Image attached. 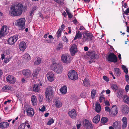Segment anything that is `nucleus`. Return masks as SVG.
I'll return each instance as SVG.
<instances>
[{"label":"nucleus","instance_id":"1","mask_svg":"<svg viewBox=\"0 0 129 129\" xmlns=\"http://www.w3.org/2000/svg\"><path fill=\"white\" fill-rule=\"evenodd\" d=\"M23 5L20 3L17 5L13 6L10 7V11L9 13L12 16H18L21 15L22 12L23 8Z\"/></svg>","mask_w":129,"mask_h":129},{"label":"nucleus","instance_id":"2","mask_svg":"<svg viewBox=\"0 0 129 129\" xmlns=\"http://www.w3.org/2000/svg\"><path fill=\"white\" fill-rule=\"evenodd\" d=\"M54 91L52 87H48L46 89L45 95L47 101L49 102L53 99L54 95Z\"/></svg>","mask_w":129,"mask_h":129},{"label":"nucleus","instance_id":"3","mask_svg":"<svg viewBox=\"0 0 129 129\" xmlns=\"http://www.w3.org/2000/svg\"><path fill=\"white\" fill-rule=\"evenodd\" d=\"M51 69L57 74L61 73L62 71L63 67L61 64L54 63L51 65Z\"/></svg>","mask_w":129,"mask_h":129},{"label":"nucleus","instance_id":"4","mask_svg":"<svg viewBox=\"0 0 129 129\" xmlns=\"http://www.w3.org/2000/svg\"><path fill=\"white\" fill-rule=\"evenodd\" d=\"M25 19L24 18H21L17 20L15 22V24L20 29L23 30L25 27Z\"/></svg>","mask_w":129,"mask_h":129},{"label":"nucleus","instance_id":"5","mask_svg":"<svg viewBox=\"0 0 129 129\" xmlns=\"http://www.w3.org/2000/svg\"><path fill=\"white\" fill-rule=\"evenodd\" d=\"M61 60L64 63H68L71 62L72 59L69 55L66 53L62 54L61 57Z\"/></svg>","mask_w":129,"mask_h":129},{"label":"nucleus","instance_id":"6","mask_svg":"<svg viewBox=\"0 0 129 129\" xmlns=\"http://www.w3.org/2000/svg\"><path fill=\"white\" fill-rule=\"evenodd\" d=\"M69 78L71 80H75L78 79V75L76 71L71 70L69 72L68 74Z\"/></svg>","mask_w":129,"mask_h":129},{"label":"nucleus","instance_id":"7","mask_svg":"<svg viewBox=\"0 0 129 129\" xmlns=\"http://www.w3.org/2000/svg\"><path fill=\"white\" fill-rule=\"evenodd\" d=\"M107 59L109 61L114 63L117 61V59L116 56L113 53H110L108 55Z\"/></svg>","mask_w":129,"mask_h":129},{"label":"nucleus","instance_id":"8","mask_svg":"<svg viewBox=\"0 0 129 129\" xmlns=\"http://www.w3.org/2000/svg\"><path fill=\"white\" fill-rule=\"evenodd\" d=\"M7 26L6 25H3L1 28L0 31V38L4 37L5 35H6Z\"/></svg>","mask_w":129,"mask_h":129},{"label":"nucleus","instance_id":"9","mask_svg":"<svg viewBox=\"0 0 129 129\" xmlns=\"http://www.w3.org/2000/svg\"><path fill=\"white\" fill-rule=\"evenodd\" d=\"M6 80L8 83L11 84H14L16 81L15 78L12 75H9L6 78Z\"/></svg>","mask_w":129,"mask_h":129},{"label":"nucleus","instance_id":"10","mask_svg":"<svg viewBox=\"0 0 129 129\" xmlns=\"http://www.w3.org/2000/svg\"><path fill=\"white\" fill-rule=\"evenodd\" d=\"M18 36H15L13 37L10 38L8 40V42L9 44L12 45L17 41L18 39Z\"/></svg>","mask_w":129,"mask_h":129},{"label":"nucleus","instance_id":"11","mask_svg":"<svg viewBox=\"0 0 129 129\" xmlns=\"http://www.w3.org/2000/svg\"><path fill=\"white\" fill-rule=\"evenodd\" d=\"M22 73L26 78H29L31 76V72L28 69H26L22 71Z\"/></svg>","mask_w":129,"mask_h":129},{"label":"nucleus","instance_id":"12","mask_svg":"<svg viewBox=\"0 0 129 129\" xmlns=\"http://www.w3.org/2000/svg\"><path fill=\"white\" fill-rule=\"evenodd\" d=\"M70 51L72 56H73L77 52V47L75 44H73L70 49Z\"/></svg>","mask_w":129,"mask_h":129},{"label":"nucleus","instance_id":"13","mask_svg":"<svg viewBox=\"0 0 129 129\" xmlns=\"http://www.w3.org/2000/svg\"><path fill=\"white\" fill-rule=\"evenodd\" d=\"M26 112L27 115L30 117L33 116L34 114V112L33 109L31 107H29L27 108L26 109Z\"/></svg>","mask_w":129,"mask_h":129},{"label":"nucleus","instance_id":"14","mask_svg":"<svg viewBox=\"0 0 129 129\" xmlns=\"http://www.w3.org/2000/svg\"><path fill=\"white\" fill-rule=\"evenodd\" d=\"M118 112V110L117 107L116 105H113L112 106L111 115L112 116H115Z\"/></svg>","mask_w":129,"mask_h":129},{"label":"nucleus","instance_id":"15","mask_svg":"<svg viewBox=\"0 0 129 129\" xmlns=\"http://www.w3.org/2000/svg\"><path fill=\"white\" fill-rule=\"evenodd\" d=\"M54 105L56 108H59L62 106V102L60 100L58 99H55L54 100Z\"/></svg>","mask_w":129,"mask_h":129},{"label":"nucleus","instance_id":"16","mask_svg":"<svg viewBox=\"0 0 129 129\" xmlns=\"http://www.w3.org/2000/svg\"><path fill=\"white\" fill-rule=\"evenodd\" d=\"M47 77L50 82H52L54 80V75L52 73L49 72L47 74Z\"/></svg>","mask_w":129,"mask_h":129},{"label":"nucleus","instance_id":"17","mask_svg":"<svg viewBox=\"0 0 129 129\" xmlns=\"http://www.w3.org/2000/svg\"><path fill=\"white\" fill-rule=\"evenodd\" d=\"M19 48L21 51H24L26 47V43L24 42H21L19 45Z\"/></svg>","mask_w":129,"mask_h":129},{"label":"nucleus","instance_id":"18","mask_svg":"<svg viewBox=\"0 0 129 129\" xmlns=\"http://www.w3.org/2000/svg\"><path fill=\"white\" fill-rule=\"evenodd\" d=\"M69 114L70 117L72 118H75L77 116L76 112L74 109L71 110L70 111H69Z\"/></svg>","mask_w":129,"mask_h":129},{"label":"nucleus","instance_id":"19","mask_svg":"<svg viewBox=\"0 0 129 129\" xmlns=\"http://www.w3.org/2000/svg\"><path fill=\"white\" fill-rule=\"evenodd\" d=\"M122 121L123 123L122 125V128L124 129L126 128L127 126V118L125 117H124L122 119Z\"/></svg>","mask_w":129,"mask_h":129},{"label":"nucleus","instance_id":"20","mask_svg":"<svg viewBox=\"0 0 129 129\" xmlns=\"http://www.w3.org/2000/svg\"><path fill=\"white\" fill-rule=\"evenodd\" d=\"M122 111L124 114H127L129 112V109L128 107L126 105L122 106Z\"/></svg>","mask_w":129,"mask_h":129},{"label":"nucleus","instance_id":"21","mask_svg":"<svg viewBox=\"0 0 129 129\" xmlns=\"http://www.w3.org/2000/svg\"><path fill=\"white\" fill-rule=\"evenodd\" d=\"M9 126V124L7 122H2L0 123V128L2 129L5 128Z\"/></svg>","mask_w":129,"mask_h":129},{"label":"nucleus","instance_id":"22","mask_svg":"<svg viewBox=\"0 0 129 129\" xmlns=\"http://www.w3.org/2000/svg\"><path fill=\"white\" fill-rule=\"evenodd\" d=\"M121 125L120 122L116 121L113 123L112 125L115 129H117L120 127Z\"/></svg>","mask_w":129,"mask_h":129},{"label":"nucleus","instance_id":"23","mask_svg":"<svg viewBox=\"0 0 129 129\" xmlns=\"http://www.w3.org/2000/svg\"><path fill=\"white\" fill-rule=\"evenodd\" d=\"M85 125L87 127V129H92L93 128V126L91 123L88 120L85 119Z\"/></svg>","mask_w":129,"mask_h":129},{"label":"nucleus","instance_id":"24","mask_svg":"<svg viewBox=\"0 0 129 129\" xmlns=\"http://www.w3.org/2000/svg\"><path fill=\"white\" fill-rule=\"evenodd\" d=\"M31 101L33 106H35L37 104V99L35 95H32L31 96Z\"/></svg>","mask_w":129,"mask_h":129},{"label":"nucleus","instance_id":"25","mask_svg":"<svg viewBox=\"0 0 129 129\" xmlns=\"http://www.w3.org/2000/svg\"><path fill=\"white\" fill-rule=\"evenodd\" d=\"M40 68L38 67L35 69L33 72L32 75L33 77H35L38 75L39 72L40 71Z\"/></svg>","mask_w":129,"mask_h":129},{"label":"nucleus","instance_id":"26","mask_svg":"<svg viewBox=\"0 0 129 129\" xmlns=\"http://www.w3.org/2000/svg\"><path fill=\"white\" fill-rule=\"evenodd\" d=\"M40 89V85L39 84H34L33 87V90L35 92H37L39 91Z\"/></svg>","mask_w":129,"mask_h":129},{"label":"nucleus","instance_id":"27","mask_svg":"<svg viewBox=\"0 0 129 129\" xmlns=\"http://www.w3.org/2000/svg\"><path fill=\"white\" fill-rule=\"evenodd\" d=\"M100 120V116L99 115H97L93 118V121L94 123H96L99 122Z\"/></svg>","mask_w":129,"mask_h":129},{"label":"nucleus","instance_id":"28","mask_svg":"<svg viewBox=\"0 0 129 129\" xmlns=\"http://www.w3.org/2000/svg\"><path fill=\"white\" fill-rule=\"evenodd\" d=\"M83 84L84 86H88L90 84V82L88 79L85 78L83 80Z\"/></svg>","mask_w":129,"mask_h":129},{"label":"nucleus","instance_id":"29","mask_svg":"<svg viewBox=\"0 0 129 129\" xmlns=\"http://www.w3.org/2000/svg\"><path fill=\"white\" fill-rule=\"evenodd\" d=\"M86 35H87L86 36L88 41H91L92 39V38L94 37L93 35L91 33H89L87 32L85 33Z\"/></svg>","mask_w":129,"mask_h":129},{"label":"nucleus","instance_id":"30","mask_svg":"<svg viewBox=\"0 0 129 129\" xmlns=\"http://www.w3.org/2000/svg\"><path fill=\"white\" fill-rule=\"evenodd\" d=\"M22 57L25 60L27 61L30 60L31 59V58L30 55L27 53H25L22 56Z\"/></svg>","mask_w":129,"mask_h":129},{"label":"nucleus","instance_id":"31","mask_svg":"<svg viewBox=\"0 0 129 129\" xmlns=\"http://www.w3.org/2000/svg\"><path fill=\"white\" fill-rule=\"evenodd\" d=\"M95 105V111L98 113L100 112L101 109L100 104L97 103H96Z\"/></svg>","mask_w":129,"mask_h":129},{"label":"nucleus","instance_id":"32","mask_svg":"<svg viewBox=\"0 0 129 129\" xmlns=\"http://www.w3.org/2000/svg\"><path fill=\"white\" fill-rule=\"evenodd\" d=\"M82 37V34L81 33L80 31H78L76 33V36L74 38V40H76L77 39L80 38Z\"/></svg>","mask_w":129,"mask_h":129},{"label":"nucleus","instance_id":"33","mask_svg":"<svg viewBox=\"0 0 129 129\" xmlns=\"http://www.w3.org/2000/svg\"><path fill=\"white\" fill-rule=\"evenodd\" d=\"M60 91L63 94H65L67 92V89L66 86L64 85L60 89Z\"/></svg>","mask_w":129,"mask_h":129},{"label":"nucleus","instance_id":"34","mask_svg":"<svg viewBox=\"0 0 129 129\" xmlns=\"http://www.w3.org/2000/svg\"><path fill=\"white\" fill-rule=\"evenodd\" d=\"M87 35H86L85 33L83 35V37L81 39L82 42L83 43L85 42H87L88 41L87 39V38L86 36H87Z\"/></svg>","mask_w":129,"mask_h":129},{"label":"nucleus","instance_id":"35","mask_svg":"<svg viewBox=\"0 0 129 129\" xmlns=\"http://www.w3.org/2000/svg\"><path fill=\"white\" fill-rule=\"evenodd\" d=\"M98 57L99 56L97 54H95L94 53H91L89 56V57L93 59H94L96 57Z\"/></svg>","mask_w":129,"mask_h":129},{"label":"nucleus","instance_id":"36","mask_svg":"<svg viewBox=\"0 0 129 129\" xmlns=\"http://www.w3.org/2000/svg\"><path fill=\"white\" fill-rule=\"evenodd\" d=\"M123 99V100L125 103L128 104H129V98L128 96L124 95Z\"/></svg>","mask_w":129,"mask_h":129},{"label":"nucleus","instance_id":"37","mask_svg":"<svg viewBox=\"0 0 129 129\" xmlns=\"http://www.w3.org/2000/svg\"><path fill=\"white\" fill-rule=\"evenodd\" d=\"M96 90H95L93 89L91 92V97L92 99H93L95 98V96L96 95Z\"/></svg>","mask_w":129,"mask_h":129},{"label":"nucleus","instance_id":"38","mask_svg":"<svg viewBox=\"0 0 129 129\" xmlns=\"http://www.w3.org/2000/svg\"><path fill=\"white\" fill-rule=\"evenodd\" d=\"M60 29L61 28H59V29L56 32V37L58 38H59L61 36V32L62 31H61L60 30Z\"/></svg>","mask_w":129,"mask_h":129},{"label":"nucleus","instance_id":"39","mask_svg":"<svg viewBox=\"0 0 129 129\" xmlns=\"http://www.w3.org/2000/svg\"><path fill=\"white\" fill-rule=\"evenodd\" d=\"M111 88L114 90L116 91L118 89V88L117 85L116 84H113L112 85Z\"/></svg>","mask_w":129,"mask_h":129},{"label":"nucleus","instance_id":"40","mask_svg":"<svg viewBox=\"0 0 129 129\" xmlns=\"http://www.w3.org/2000/svg\"><path fill=\"white\" fill-rule=\"evenodd\" d=\"M63 47V45L61 43H59L56 49L57 50H59L62 49Z\"/></svg>","mask_w":129,"mask_h":129},{"label":"nucleus","instance_id":"41","mask_svg":"<svg viewBox=\"0 0 129 129\" xmlns=\"http://www.w3.org/2000/svg\"><path fill=\"white\" fill-rule=\"evenodd\" d=\"M41 62V58H37V60L35 62L34 64L36 65H38L40 64Z\"/></svg>","mask_w":129,"mask_h":129},{"label":"nucleus","instance_id":"42","mask_svg":"<svg viewBox=\"0 0 129 129\" xmlns=\"http://www.w3.org/2000/svg\"><path fill=\"white\" fill-rule=\"evenodd\" d=\"M108 120V119L105 117H102L101 120V122L102 123H105Z\"/></svg>","mask_w":129,"mask_h":129},{"label":"nucleus","instance_id":"43","mask_svg":"<svg viewBox=\"0 0 129 129\" xmlns=\"http://www.w3.org/2000/svg\"><path fill=\"white\" fill-rule=\"evenodd\" d=\"M114 71L117 75H119L121 73L120 70L118 68H115L114 69Z\"/></svg>","mask_w":129,"mask_h":129},{"label":"nucleus","instance_id":"44","mask_svg":"<svg viewBox=\"0 0 129 129\" xmlns=\"http://www.w3.org/2000/svg\"><path fill=\"white\" fill-rule=\"evenodd\" d=\"M122 69L123 71L126 74H127L128 73V70L127 69L124 65H122Z\"/></svg>","mask_w":129,"mask_h":129},{"label":"nucleus","instance_id":"45","mask_svg":"<svg viewBox=\"0 0 129 129\" xmlns=\"http://www.w3.org/2000/svg\"><path fill=\"white\" fill-rule=\"evenodd\" d=\"M66 11L67 14L68 15L69 18L71 19L73 17V15L72 14L69 12V11L68 10L67 8L66 9Z\"/></svg>","mask_w":129,"mask_h":129},{"label":"nucleus","instance_id":"46","mask_svg":"<svg viewBox=\"0 0 129 129\" xmlns=\"http://www.w3.org/2000/svg\"><path fill=\"white\" fill-rule=\"evenodd\" d=\"M21 124H23V125H24L25 126H26L28 127V128L30 129V126L28 123V121L27 120L25 121L24 123Z\"/></svg>","mask_w":129,"mask_h":129},{"label":"nucleus","instance_id":"47","mask_svg":"<svg viewBox=\"0 0 129 129\" xmlns=\"http://www.w3.org/2000/svg\"><path fill=\"white\" fill-rule=\"evenodd\" d=\"M54 1L59 4H64V0H54Z\"/></svg>","mask_w":129,"mask_h":129},{"label":"nucleus","instance_id":"48","mask_svg":"<svg viewBox=\"0 0 129 129\" xmlns=\"http://www.w3.org/2000/svg\"><path fill=\"white\" fill-rule=\"evenodd\" d=\"M18 129H29L28 127L25 126L23 124H21L18 127Z\"/></svg>","mask_w":129,"mask_h":129},{"label":"nucleus","instance_id":"49","mask_svg":"<svg viewBox=\"0 0 129 129\" xmlns=\"http://www.w3.org/2000/svg\"><path fill=\"white\" fill-rule=\"evenodd\" d=\"M11 89V87L9 85H6L4 86V87L3 88V89L4 90H9Z\"/></svg>","mask_w":129,"mask_h":129},{"label":"nucleus","instance_id":"50","mask_svg":"<svg viewBox=\"0 0 129 129\" xmlns=\"http://www.w3.org/2000/svg\"><path fill=\"white\" fill-rule=\"evenodd\" d=\"M54 122V120L52 118H51L48 121V122L47 123V125H50L53 123Z\"/></svg>","mask_w":129,"mask_h":129},{"label":"nucleus","instance_id":"51","mask_svg":"<svg viewBox=\"0 0 129 129\" xmlns=\"http://www.w3.org/2000/svg\"><path fill=\"white\" fill-rule=\"evenodd\" d=\"M62 40L64 42H66V43L68 42V40L66 36H64L62 37Z\"/></svg>","mask_w":129,"mask_h":129},{"label":"nucleus","instance_id":"52","mask_svg":"<svg viewBox=\"0 0 129 129\" xmlns=\"http://www.w3.org/2000/svg\"><path fill=\"white\" fill-rule=\"evenodd\" d=\"M105 109L106 111L110 113L111 111V110L109 107L106 106L105 107Z\"/></svg>","mask_w":129,"mask_h":129},{"label":"nucleus","instance_id":"53","mask_svg":"<svg viewBox=\"0 0 129 129\" xmlns=\"http://www.w3.org/2000/svg\"><path fill=\"white\" fill-rule=\"evenodd\" d=\"M118 95H117V96L118 97H120V95H121L123 94V93L122 92V90H119V91L117 92Z\"/></svg>","mask_w":129,"mask_h":129},{"label":"nucleus","instance_id":"54","mask_svg":"<svg viewBox=\"0 0 129 129\" xmlns=\"http://www.w3.org/2000/svg\"><path fill=\"white\" fill-rule=\"evenodd\" d=\"M45 107L44 106H43L41 109L39 108V110L41 112H43L45 110Z\"/></svg>","mask_w":129,"mask_h":129},{"label":"nucleus","instance_id":"55","mask_svg":"<svg viewBox=\"0 0 129 129\" xmlns=\"http://www.w3.org/2000/svg\"><path fill=\"white\" fill-rule=\"evenodd\" d=\"M103 78L104 80L107 82H108L109 81V79L106 76H104L103 77Z\"/></svg>","mask_w":129,"mask_h":129},{"label":"nucleus","instance_id":"56","mask_svg":"<svg viewBox=\"0 0 129 129\" xmlns=\"http://www.w3.org/2000/svg\"><path fill=\"white\" fill-rule=\"evenodd\" d=\"M125 79L126 82H129V76L128 74H126L125 75Z\"/></svg>","mask_w":129,"mask_h":129},{"label":"nucleus","instance_id":"57","mask_svg":"<svg viewBox=\"0 0 129 129\" xmlns=\"http://www.w3.org/2000/svg\"><path fill=\"white\" fill-rule=\"evenodd\" d=\"M104 101V103L105 105L108 106H109L110 105V103L108 101Z\"/></svg>","mask_w":129,"mask_h":129},{"label":"nucleus","instance_id":"58","mask_svg":"<svg viewBox=\"0 0 129 129\" xmlns=\"http://www.w3.org/2000/svg\"><path fill=\"white\" fill-rule=\"evenodd\" d=\"M79 25L80 26V28H79V29L80 30L85 29V28L83 26L81 25L80 24H78V26Z\"/></svg>","mask_w":129,"mask_h":129},{"label":"nucleus","instance_id":"59","mask_svg":"<svg viewBox=\"0 0 129 129\" xmlns=\"http://www.w3.org/2000/svg\"><path fill=\"white\" fill-rule=\"evenodd\" d=\"M37 9V7L36 6H34L32 7V9L31 10V11L34 12V11H35Z\"/></svg>","mask_w":129,"mask_h":129},{"label":"nucleus","instance_id":"60","mask_svg":"<svg viewBox=\"0 0 129 129\" xmlns=\"http://www.w3.org/2000/svg\"><path fill=\"white\" fill-rule=\"evenodd\" d=\"M64 25L63 24H62L61 26L60 27H59V28H61L60 30L61 31H63L64 28Z\"/></svg>","mask_w":129,"mask_h":129},{"label":"nucleus","instance_id":"61","mask_svg":"<svg viewBox=\"0 0 129 129\" xmlns=\"http://www.w3.org/2000/svg\"><path fill=\"white\" fill-rule=\"evenodd\" d=\"M129 88V85H126L125 87V90L126 92H128V91Z\"/></svg>","mask_w":129,"mask_h":129},{"label":"nucleus","instance_id":"62","mask_svg":"<svg viewBox=\"0 0 129 129\" xmlns=\"http://www.w3.org/2000/svg\"><path fill=\"white\" fill-rule=\"evenodd\" d=\"M124 13L125 14H127L129 13V8H127L124 11Z\"/></svg>","mask_w":129,"mask_h":129},{"label":"nucleus","instance_id":"63","mask_svg":"<svg viewBox=\"0 0 129 129\" xmlns=\"http://www.w3.org/2000/svg\"><path fill=\"white\" fill-rule=\"evenodd\" d=\"M73 22L75 25H76L78 24V22L76 19L74 20Z\"/></svg>","mask_w":129,"mask_h":129},{"label":"nucleus","instance_id":"64","mask_svg":"<svg viewBox=\"0 0 129 129\" xmlns=\"http://www.w3.org/2000/svg\"><path fill=\"white\" fill-rule=\"evenodd\" d=\"M81 125V124L80 123L79 124H78L77 125V129H79L80 127V126Z\"/></svg>","mask_w":129,"mask_h":129}]
</instances>
